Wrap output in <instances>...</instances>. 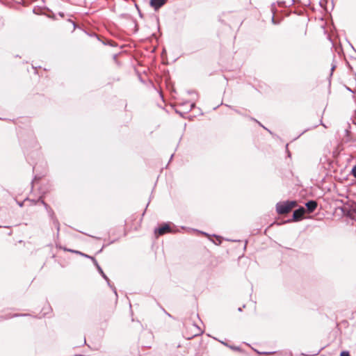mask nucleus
I'll use <instances>...</instances> for the list:
<instances>
[{
  "label": "nucleus",
  "mask_w": 356,
  "mask_h": 356,
  "mask_svg": "<svg viewBox=\"0 0 356 356\" xmlns=\"http://www.w3.org/2000/svg\"><path fill=\"white\" fill-rule=\"evenodd\" d=\"M296 206V202H279L276 205V210L279 214L289 213Z\"/></svg>",
  "instance_id": "1"
},
{
  "label": "nucleus",
  "mask_w": 356,
  "mask_h": 356,
  "mask_svg": "<svg viewBox=\"0 0 356 356\" xmlns=\"http://www.w3.org/2000/svg\"><path fill=\"white\" fill-rule=\"evenodd\" d=\"M75 252L78 253V254H81V255H83V256H84L86 257L90 258L93 261L95 265L97 266V268L98 271L99 272V273L102 275V277L107 281L108 284H109V282H110L109 279L104 274V273L103 272L102 268L99 266V264H97V261H96V259L95 258L91 257L87 255V254H85L81 253V252H78V251H76Z\"/></svg>",
  "instance_id": "2"
},
{
  "label": "nucleus",
  "mask_w": 356,
  "mask_h": 356,
  "mask_svg": "<svg viewBox=\"0 0 356 356\" xmlns=\"http://www.w3.org/2000/svg\"><path fill=\"white\" fill-rule=\"evenodd\" d=\"M171 232V228L168 224H163L155 230V234L158 236L163 235Z\"/></svg>",
  "instance_id": "3"
},
{
  "label": "nucleus",
  "mask_w": 356,
  "mask_h": 356,
  "mask_svg": "<svg viewBox=\"0 0 356 356\" xmlns=\"http://www.w3.org/2000/svg\"><path fill=\"white\" fill-rule=\"evenodd\" d=\"M305 209L303 207H301L298 209L295 210L293 211V220H295V221L300 220L302 218V217L303 216V215L305 214Z\"/></svg>",
  "instance_id": "4"
},
{
  "label": "nucleus",
  "mask_w": 356,
  "mask_h": 356,
  "mask_svg": "<svg viewBox=\"0 0 356 356\" xmlns=\"http://www.w3.org/2000/svg\"><path fill=\"white\" fill-rule=\"evenodd\" d=\"M166 1L167 0H150V4L155 10H157L164 5Z\"/></svg>",
  "instance_id": "5"
},
{
  "label": "nucleus",
  "mask_w": 356,
  "mask_h": 356,
  "mask_svg": "<svg viewBox=\"0 0 356 356\" xmlns=\"http://www.w3.org/2000/svg\"><path fill=\"white\" fill-rule=\"evenodd\" d=\"M306 207L309 212H313L317 207L316 201L311 200L306 203Z\"/></svg>",
  "instance_id": "6"
},
{
  "label": "nucleus",
  "mask_w": 356,
  "mask_h": 356,
  "mask_svg": "<svg viewBox=\"0 0 356 356\" xmlns=\"http://www.w3.org/2000/svg\"><path fill=\"white\" fill-rule=\"evenodd\" d=\"M351 174L355 178H356V165L353 168Z\"/></svg>",
  "instance_id": "7"
},
{
  "label": "nucleus",
  "mask_w": 356,
  "mask_h": 356,
  "mask_svg": "<svg viewBox=\"0 0 356 356\" xmlns=\"http://www.w3.org/2000/svg\"><path fill=\"white\" fill-rule=\"evenodd\" d=\"M340 356H350V354L348 351H342Z\"/></svg>",
  "instance_id": "8"
},
{
  "label": "nucleus",
  "mask_w": 356,
  "mask_h": 356,
  "mask_svg": "<svg viewBox=\"0 0 356 356\" xmlns=\"http://www.w3.org/2000/svg\"><path fill=\"white\" fill-rule=\"evenodd\" d=\"M42 203L44 205L45 208L47 209L48 205L43 201H42Z\"/></svg>",
  "instance_id": "9"
}]
</instances>
